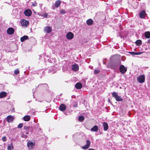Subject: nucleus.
Here are the masks:
<instances>
[{"instance_id": "37998d69", "label": "nucleus", "mask_w": 150, "mask_h": 150, "mask_svg": "<svg viewBox=\"0 0 150 150\" xmlns=\"http://www.w3.org/2000/svg\"><path fill=\"white\" fill-rule=\"evenodd\" d=\"M88 150H95L93 149H89Z\"/></svg>"}, {"instance_id": "c9c22d12", "label": "nucleus", "mask_w": 150, "mask_h": 150, "mask_svg": "<svg viewBox=\"0 0 150 150\" xmlns=\"http://www.w3.org/2000/svg\"><path fill=\"white\" fill-rule=\"evenodd\" d=\"M23 128L25 130H26L28 131L29 129L28 127L25 126H24Z\"/></svg>"}, {"instance_id": "79ce46f5", "label": "nucleus", "mask_w": 150, "mask_h": 150, "mask_svg": "<svg viewBox=\"0 0 150 150\" xmlns=\"http://www.w3.org/2000/svg\"><path fill=\"white\" fill-rule=\"evenodd\" d=\"M150 43V39H148V43Z\"/></svg>"}, {"instance_id": "6ab92c4d", "label": "nucleus", "mask_w": 150, "mask_h": 150, "mask_svg": "<svg viewBox=\"0 0 150 150\" xmlns=\"http://www.w3.org/2000/svg\"><path fill=\"white\" fill-rule=\"evenodd\" d=\"M98 128L97 125H95L91 129V130L92 132H96L98 131Z\"/></svg>"}, {"instance_id": "423d86ee", "label": "nucleus", "mask_w": 150, "mask_h": 150, "mask_svg": "<svg viewBox=\"0 0 150 150\" xmlns=\"http://www.w3.org/2000/svg\"><path fill=\"white\" fill-rule=\"evenodd\" d=\"M119 69L120 72L123 74L125 73L127 70V68L123 65H120Z\"/></svg>"}, {"instance_id": "1a4fd4ad", "label": "nucleus", "mask_w": 150, "mask_h": 150, "mask_svg": "<svg viewBox=\"0 0 150 150\" xmlns=\"http://www.w3.org/2000/svg\"><path fill=\"white\" fill-rule=\"evenodd\" d=\"M21 24L22 26H27L28 25L29 22L25 19H23L21 21Z\"/></svg>"}, {"instance_id": "f257e3e1", "label": "nucleus", "mask_w": 150, "mask_h": 150, "mask_svg": "<svg viewBox=\"0 0 150 150\" xmlns=\"http://www.w3.org/2000/svg\"><path fill=\"white\" fill-rule=\"evenodd\" d=\"M121 64V61L118 59H116L114 61L111 60L109 63V65L111 69L115 70L118 68Z\"/></svg>"}, {"instance_id": "72a5a7b5", "label": "nucleus", "mask_w": 150, "mask_h": 150, "mask_svg": "<svg viewBox=\"0 0 150 150\" xmlns=\"http://www.w3.org/2000/svg\"><path fill=\"white\" fill-rule=\"evenodd\" d=\"M1 139L3 142H6V137L5 136L3 137Z\"/></svg>"}, {"instance_id": "6e6552de", "label": "nucleus", "mask_w": 150, "mask_h": 150, "mask_svg": "<svg viewBox=\"0 0 150 150\" xmlns=\"http://www.w3.org/2000/svg\"><path fill=\"white\" fill-rule=\"evenodd\" d=\"M7 32L8 35H11L13 33L14 30L12 28H10L7 29Z\"/></svg>"}, {"instance_id": "0eeeda50", "label": "nucleus", "mask_w": 150, "mask_h": 150, "mask_svg": "<svg viewBox=\"0 0 150 150\" xmlns=\"http://www.w3.org/2000/svg\"><path fill=\"white\" fill-rule=\"evenodd\" d=\"M24 15L27 16H30L32 14V11L30 9H28L25 10L24 12Z\"/></svg>"}, {"instance_id": "412c9836", "label": "nucleus", "mask_w": 150, "mask_h": 150, "mask_svg": "<svg viewBox=\"0 0 150 150\" xmlns=\"http://www.w3.org/2000/svg\"><path fill=\"white\" fill-rule=\"evenodd\" d=\"M7 95V93L5 91H3L0 93V98L5 97Z\"/></svg>"}, {"instance_id": "b1692460", "label": "nucleus", "mask_w": 150, "mask_h": 150, "mask_svg": "<svg viewBox=\"0 0 150 150\" xmlns=\"http://www.w3.org/2000/svg\"><path fill=\"white\" fill-rule=\"evenodd\" d=\"M61 4V1L60 0H57L56 1L55 5L56 8H58Z\"/></svg>"}, {"instance_id": "a18cd8bd", "label": "nucleus", "mask_w": 150, "mask_h": 150, "mask_svg": "<svg viewBox=\"0 0 150 150\" xmlns=\"http://www.w3.org/2000/svg\"><path fill=\"white\" fill-rule=\"evenodd\" d=\"M75 107H76V105H75Z\"/></svg>"}, {"instance_id": "aec40b11", "label": "nucleus", "mask_w": 150, "mask_h": 150, "mask_svg": "<svg viewBox=\"0 0 150 150\" xmlns=\"http://www.w3.org/2000/svg\"><path fill=\"white\" fill-rule=\"evenodd\" d=\"M86 23L88 25H91L93 24V21L92 19H89L87 20Z\"/></svg>"}, {"instance_id": "9b49d317", "label": "nucleus", "mask_w": 150, "mask_h": 150, "mask_svg": "<svg viewBox=\"0 0 150 150\" xmlns=\"http://www.w3.org/2000/svg\"><path fill=\"white\" fill-rule=\"evenodd\" d=\"M52 28L50 26H46L44 29L45 31L47 33H50L52 31Z\"/></svg>"}, {"instance_id": "cd10ccee", "label": "nucleus", "mask_w": 150, "mask_h": 150, "mask_svg": "<svg viewBox=\"0 0 150 150\" xmlns=\"http://www.w3.org/2000/svg\"><path fill=\"white\" fill-rule=\"evenodd\" d=\"M142 43V41L141 40H137L135 42V43L137 46L140 45Z\"/></svg>"}, {"instance_id": "c03bdc74", "label": "nucleus", "mask_w": 150, "mask_h": 150, "mask_svg": "<svg viewBox=\"0 0 150 150\" xmlns=\"http://www.w3.org/2000/svg\"><path fill=\"white\" fill-rule=\"evenodd\" d=\"M103 63L104 64H105V62H103Z\"/></svg>"}, {"instance_id": "49530a36", "label": "nucleus", "mask_w": 150, "mask_h": 150, "mask_svg": "<svg viewBox=\"0 0 150 150\" xmlns=\"http://www.w3.org/2000/svg\"><path fill=\"white\" fill-rule=\"evenodd\" d=\"M75 107H76V105H75Z\"/></svg>"}, {"instance_id": "39448f33", "label": "nucleus", "mask_w": 150, "mask_h": 150, "mask_svg": "<svg viewBox=\"0 0 150 150\" xmlns=\"http://www.w3.org/2000/svg\"><path fill=\"white\" fill-rule=\"evenodd\" d=\"M74 37L73 33L71 32H69L66 35V38L68 40H71Z\"/></svg>"}, {"instance_id": "7ed1b4c3", "label": "nucleus", "mask_w": 150, "mask_h": 150, "mask_svg": "<svg viewBox=\"0 0 150 150\" xmlns=\"http://www.w3.org/2000/svg\"><path fill=\"white\" fill-rule=\"evenodd\" d=\"M137 81L140 83H143L144 82L145 78V76L144 75H142L139 76L137 78Z\"/></svg>"}, {"instance_id": "5701e85b", "label": "nucleus", "mask_w": 150, "mask_h": 150, "mask_svg": "<svg viewBox=\"0 0 150 150\" xmlns=\"http://www.w3.org/2000/svg\"><path fill=\"white\" fill-rule=\"evenodd\" d=\"M23 119L24 121H28L30 120V117L29 116L26 115L24 116L23 117Z\"/></svg>"}, {"instance_id": "58836bf2", "label": "nucleus", "mask_w": 150, "mask_h": 150, "mask_svg": "<svg viewBox=\"0 0 150 150\" xmlns=\"http://www.w3.org/2000/svg\"><path fill=\"white\" fill-rule=\"evenodd\" d=\"M17 61V60L16 59H15L13 61H12V63H11V64H12V65H14L15 64H16V63H15V64H14L13 63V62H16Z\"/></svg>"}, {"instance_id": "9d476101", "label": "nucleus", "mask_w": 150, "mask_h": 150, "mask_svg": "<svg viewBox=\"0 0 150 150\" xmlns=\"http://www.w3.org/2000/svg\"><path fill=\"white\" fill-rule=\"evenodd\" d=\"M7 120L8 122H11L13 120L14 117L11 115H9L7 117Z\"/></svg>"}, {"instance_id": "4be33fe9", "label": "nucleus", "mask_w": 150, "mask_h": 150, "mask_svg": "<svg viewBox=\"0 0 150 150\" xmlns=\"http://www.w3.org/2000/svg\"><path fill=\"white\" fill-rule=\"evenodd\" d=\"M28 39V37L27 35H24L21 38V42H23L26 40Z\"/></svg>"}, {"instance_id": "bb28decb", "label": "nucleus", "mask_w": 150, "mask_h": 150, "mask_svg": "<svg viewBox=\"0 0 150 150\" xmlns=\"http://www.w3.org/2000/svg\"><path fill=\"white\" fill-rule=\"evenodd\" d=\"M130 53L132 55H139L142 54V52H131Z\"/></svg>"}, {"instance_id": "4468645a", "label": "nucleus", "mask_w": 150, "mask_h": 150, "mask_svg": "<svg viewBox=\"0 0 150 150\" xmlns=\"http://www.w3.org/2000/svg\"><path fill=\"white\" fill-rule=\"evenodd\" d=\"M56 71V68L54 67H53L49 70L48 72L49 73L54 74L55 73Z\"/></svg>"}, {"instance_id": "a211bd4d", "label": "nucleus", "mask_w": 150, "mask_h": 150, "mask_svg": "<svg viewBox=\"0 0 150 150\" xmlns=\"http://www.w3.org/2000/svg\"><path fill=\"white\" fill-rule=\"evenodd\" d=\"M103 124L104 127V130L107 131L108 129V124L106 122H104L103 123Z\"/></svg>"}, {"instance_id": "473e14b6", "label": "nucleus", "mask_w": 150, "mask_h": 150, "mask_svg": "<svg viewBox=\"0 0 150 150\" xmlns=\"http://www.w3.org/2000/svg\"><path fill=\"white\" fill-rule=\"evenodd\" d=\"M32 5L33 6H37V3L35 1H34L32 3Z\"/></svg>"}, {"instance_id": "ea45409f", "label": "nucleus", "mask_w": 150, "mask_h": 150, "mask_svg": "<svg viewBox=\"0 0 150 150\" xmlns=\"http://www.w3.org/2000/svg\"><path fill=\"white\" fill-rule=\"evenodd\" d=\"M41 85H43L45 86H47V84L46 83H44V84H40L39 85V86H40Z\"/></svg>"}, {"instance_id": "f3484780", "label": "nucleus", "mask_w": 150, "mask_h": 150, "mask_svg": "<svg viewBox=\"0 0 150 150\" xmlns=\"http://www.w3.org/2000/svg\"><path fill=\"white\" fill-rule=\"evenodd\" d=\"M75 86L76 88L80 89L82 87V84L81 83L78 82L75 84Z\"/></svg>"}, {"instance_id": "f704fd0d", "label": "nucleus", "mask_w": 150, "mask_h": 150, "mask_svg": "<svg viewBox=\"0 0 150 150\" xmlns=\"http://www.w3.org/2000/svg\"><path fill=\"white\" fill-rule=\"evenodd\" d=\"M99 72L100 71L98 69H96L94 71V73L96 74H98Z\"/></svg>"}, {"instance_id": "c85d7f7f", "label": "nucleus", "mask_w": 150, "mask_h": 150, "mask_svg": "<svg viewBox=\"0 0 150 150\" xmlns=\"http://www.w3.org/2000/svg\"><path fill=\"white\" fill-rule=\"evenodd\" d=\"M84 117L83 116H80L78 118V120L80 122H82L84 120Z\"/></svg>"}, {"instance_id": "393cba45", "label": "nucleus", "mask_w": 150, "mask_h": 150, "mask_svg": "<svg viewBox=\"0 0 150 150\" xmlns=\"http://www.w3.org/2000/svg\"><path fill=\"white\" fill-rule=\"evenodd\" d=\"M144 35L146 38H150V32L149 31L146 32Z\"/></svg>"}, {"instance_id": "dca6fc26", "label": "nucleus", "mask_w": 150, "mask_h": 150, "mask_svg": "<svg viewBox=\"0 0 150 150\" xmlns=\"http://www.w3.org/2000/svg\"><path fill=\"white\" fill-rule=\"evenodd\" d=\"M72 69L75 71H77L79 70L78 65L75 64L72 65Z\"/></svg>"}, {"instance_id": "2eb2a0df", "label": "nucleus", "mask_w": 150, "mask_h": 150, "mask_svg": "<svg viewBox=\"0 0 150 150\" xmlns=\"http://www.w3.org/2000/svg\"><path fill=\"white\" fill-rule=\"evenodd\" d=\"M34 144L29 141H28L27 143V146L30 149H32L34 146Z\"/></svg>"}, {"instance_id": "e433bc0d", "label": "nucleus", "mask_w": 150, "mask_h": 150, "mask_svg": "<svg viewBox=\"0 0 150 150\" xmlns=\"http://www.w3.org/2000/svg\"><path fill=\"white\" fill-rule=\"evenodd\" d=\"M21 137L25 138L27 137V135H24L23 134H22L21 135Z\"/></svg>"}, {"instance_id": "c756f323", "label": "nucleus", "mask_w": 150, "mask_h": 150, "mask_svg": "<svg viewBox=\"0 0 150 150\" xmlns=\"http://www.w3.org/2000/svg\"><path fill=\"white\" fill-rule=\"evenodd\" d=\"M60 13L62 15H64L65 13L66 12L64 10L61 9L60 10Z\"/></svg>"}, {"instance_id": "a878e982", "label": "nucleus", "mask_w": 150, "mask_h": 150, "mask_svg": "<svg viewBox=\"0 0 150 150\" xmlns=\"http://www.w3.org/2000/svg\"><path fill=\"white\" fill-rule=\"evenodd\" d=\"M13 148V144L11 143L9 144L7 147L8 150H12Z\"/></svg>"}, {"instance_id": "20e7f679", "label": "nucleus", "mask_w": 150, "mask_h": 150, "mask_svg": "<svg viewBox=\"0 0 150 150\" xmlns=\"http://www.w3.org/2000/svg\"><path fill=\"white\" fill-rule=\"evenodd\" d=\"M86 144L82 147V148L83 149L86 150L88 149L90 147L91 144V142L89 140H87L86 141Z\"/></svg>"}, {"instance_id": "4c0bfd02", "label": "nucleus", "mask_w": 150, "mask_h": 150, "mask_svg": "<svg viewBox=\"0 0 150 150\" xmlns=\"http://www.w3.org/2000/svg\"><path fill=\"white\" fill-rule=\"evenodd\" d=\"M48 14L47 13H45L44 14L43 16L46 18H47V16H48Z\"/></svg>"}, {"instance_id": "7c9ffc66", "label": "nucleus", "mask_w": 150, "mask_h": 150, "mask_svg": "<svg viewBox=\"0 0 150 150\" xmlns=\"http://www.w3.org/2000/svg\"><path fill=\"white\" fill-rule=\"evenodd\" d=\"M23 126V124L21 123L19 124L18 126L17 127L19 129L21 128Z\"/></svg>"}, {"instance_id": "f03ea898", "label": "nucleus", "mask_w": 150, "mask_h": 150, "mask_svg": "<svg viewBox=\"0 0 150 150\" xmlns=\"http://www.w3.org/2000/svg\"><path fill=\"white\" fill-rule=\"evenodd\" d=\"M112 97L114 98L117 101H120L122 100V98L119 96L118 95L117 93L115 92H113L112 93Z\"/></svg>"}, {"instance_id": "ddd939ff", "label": "nucleus", "mask_w": 150, "mask_h": 150, "mask_svg": "<svg viewBox=\"0 0 150 150\" xmlns=\"http://www.w3.org/2000/svg\"><path fill=\"white\" fill-rule=\"evenodd\" d=\"M59 109L62 111H64L66 109V105L63 104H61L59 106Z\"/></svg>"}, {"instance_id": "a19ab883", "label": "nucleus", "mask_w": 150, "mask_h": 150, "mask_svg": "<svg viewBox=\"0 0 150 150\" xmlns=\"http://www.w3.org/2000/svg\"><path fill=\"white\" fill-rule=\"evenodd\" d=\"M28 132H29V130H28V131L26 130V132L25 133L26 134H28Z\"/></svg>"}, {"instance_id": "f8f14e48", "label": "nucleus", "mask_w": 150, "mask_h": 150, "mask_svg": "<svg viewBox=\"0 0 150 150\" xmlns=\"http://www.w3.org/2000/svg\"><path fill=\"white\" fill-rule=\"evenodd\" d=\"M146 12L145 11L142 10L140 13L139 16L141 18H144L145 16Z\"/></svg>"}, {"instance_id": "2f4dec72", "label": "nucleus", "mask_w": 150, "mask_h": 150, "mask_svg": "<svg viewBox=\"0 0 150 150\" xmlns=\"http://www.w3.org/2000/svg\"><path fill=\"white\" fill-rule=\"evenodd\" d=\"M14 72L15 74H19V71L18 69H16L15 70Z\"/></svg>"}]
</instances>
